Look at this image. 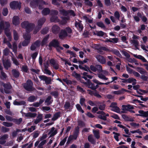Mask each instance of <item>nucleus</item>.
<instances>
[{"label":"nucleus","mask_w":148,"mask_h":148,"mask_svg":"<svg viewBox=\"0 0 148 148\" xmlns=\"http://www.w3.org/2000/svg\"><path fill=\"white\" fill-rule=\"evenodd\" d=\"M112 51L114 54L118 56H121V54L119 51L117 50H114Z\"/></svg>","instance_id":"nucleus-64"},{"label":"nucleus","mask_w":148,"mask_h":148,"mask_svg":"<svg viewBox=\"0 0 148 148\" xmlns=\"http://www.w3.org/2000/svg\"><path fill=\"white\" fill-rule=\"evenodd\" d=\"M43 3L44 4H45L44 2L42 1V0H38L36 1H34L33 2H32L30 3V5L32 8H35L37 6L38 4L41 3L42 4Z\"/></svg>","instance_id":"nucleus-13"},{"label":"nucleus","mask_w":148,"mask_h":148,"mask_svg":"<svg viewBox=\"0 0 148 148\" xmlns=\"http://www.w3.org/2000/svg\"><path fill=\"white\" fill-rule=\"evenodd\" d=\"M47 137V135L45 134H43L42 136L39 138L40 141L42 140Z\"/></svg>","instance_id":"nucleus-61"},{"label":"nucleus","mask_w":148,"mask_h":148,"mask_svg":"<svg viewBox=\"0 0 148 148\" xmlns=\"http://www.w3.org/2000/svg\"><path fill=\"white\" fill-rule=\"evenodd\" d=\"M59 28L57 25L53 26L52 28V31L53 33H56V32L58 30Z\"/></svg>","instance_id":"nucleus-42"},{"label":"nucleus","mask_w":148,"mask_h":148,"mask_svg":"<svg viewBox=\"0 0 148 148\" xmlns=\"http://www.w3.org/2000/svg\"><path fill=\"white\" fill-rule=\"evenodd\" d=\"M20 18L18 16H14L12 18V23L15 25H18L20 23Z\"/></svg>","instance_id":"nucleus-16"},{"label":"nucleus","mask_w":148,"mask_h":148,"mask_svg":"<svg viewBox=\"0 0 148 148\" xmlns=\"http://www.w3.org/2000/svg\"><path fill=\"white\" fill-rule=\"evenodd\" d=\"M2 124L4 125L7 127H10L12 125V123L6 122H3V123Z\"/></svg>","instance_id":"nucleus-48"},{"label":"nucleus","mask_w":148,"mask_h":148,"mask_svg":"<svg viewBox=\"0 0 148 148\" xmlns=\"http://www.w3.org/2000/svg\"><path fill=\"white\" fill-rule=\"evenodd\" d=\"M0 86H3L4 88V90L5 92L6 93H9V92L7 91L5 89H9L11 88V86L10 84H5L2 82L0 81Z\"/></svg>","instance_id":"nucleus-17"},{"label":"nucleus","mask_w":148,"mask_h":148,"mask_svg":"<svg viewBox=\"0 0 148 148\" xmlns=\"http://www.w3.org/2000/svg\"><path fill=\"white\" fill-rule=\"evenodd\" d=\"M49 10L47 8L44 9L42 12V14L44 15H47L49 14Z\"/></svg>","instance_id":"nucleus-37"},{"label":"nucleus","mask_w":148,"mask_h":148,"mask_svg":"<svg viewBox=\"0 0 148 148\" xmlns=\"http://www.w3.org/2000/svg\"><path fill=\"white\" fill-rule=\"evenodd\" d=\"M137 92L139 94L143 95L144 94L147 93V91L145 90L139 89L137 90Z\"/></svg>","instance_id":"nucleus-38"},{"label":"nucleus","mask_w":148,"mask_h":148,"mask_svg":"<svg viewBox=\"0 0 148 148\" xmlns=\"http://www.w3.org/2000/svg\"><path fill=\"white\" fill-rule=\"evenodd\" d=\"M126 82L128 83H132L133 85H134L136 83V80L133 78H130L127 79Z\"/></svg>","instance_id":"nucleus-27"},{"label":"nucleus","mask_w":148,"mask_h":148,"mask_svg":"<svg viewBox=\"0 0 148 148\" xmlns=\"http://www.w3.org/2000/svg\"><path fill=\"white\" fill-rule=\"evenodd\" d=\"M93 133L95 137L97 139L99 138L100 137L99 132L97 130H93Z\"/></svg>","instance_id":"nucleus-41"},{"label":"nucleus","mask_w":148,"mask_h":148,"mask_svg":"<svg viewBox=\"0 0 148 148\" xmlns=\"http://www.w3.org/2000/svg\"><path fill=\"white\" fill-rule=\"evenodd\" d=\"M8 14V10L7 8H4L3 9V14L4 16H6Z\"/></svg>","instance_id":"nucleus-56"},{"label":"nucleus","mask_w":148,"mask_h":148,"mask_svg":"<svg viewBox=\"0 0 148 148\" xmlns=\"http://www.w3.org/2000/svg\"><path fill=\"white\" fill-rule=\"evenodd\" d=\"M59 45V43L56 40H54L49 44L50 46H53L54 47L57 48V47H58Z\"/></svg>","instance_id":"nucleus-23"},{"label":"nucleus","mask_w":148,"mask_h":148,"mask_svg":"<svg viewBox=\"0 0 148 148\" xmlns=\"http://www.w3.org/2000/svg\"><path fill=\"white\" fill-rule=\"evenodd\" d=\"M88 60L85 59L83 61H79L78 63L79 64V66L80 69H83L85 71H87L88 70V68L86 67H84L82 66V65L84 63H85L87 62Z\"/></svg>","instance_id":"nucleus-11"},{"label":"nucleus","mask_w":148,"mask_h":148,"mask_svg":"<svg viewBox=\"0 0 148 148\" xmlns=\"http://www.w3.org/2000/svg\"><path fill=\"white\" fill-rule=\"evenodd\" d=\"M32 83L31 80H29L27 81L26 84H24L23 86L24 88L28 91H31L32 90Z\"/></svg>","instance_id":"nucleus-6"},{"label":"nucleus","mask_w":148,"mask_h":148,"mask_svg":"<svg viewBox=\"0 0 148 148\" xmlns=\"http://www.w3.org/2000/svg\"><path fill=\"white\" fill-rule=\"evenodd\" d=\"M122 112L125 113L128 111H130V110L133 109V106L130 105H123L122 106Z\"/></svg>","instance_id":"nucleus-8"},{"label":"nucleus","mask_w":148,"mask_h":148,"mask_svg":"<svg viewBox=\"0 0 148 148\" xmlns=\"http://www.w3.org/2000/svg\"><path fill=\"white\" fill-rule=\"evenodd\" d=\"M98 114H99L98 117L100 119L104 120H106V117L108 116L109 115L108 114H106L103 111H99L97 112Z\"/></svg>","instance_id":"nucleus-9"},{"label":"nucleus","mask_w":148,"mask_h":148,"mask_svg":"<svg viewBox=\"0 0 148 148\" xmlns=\"http://www.w3.org/2000/svg\"><path fill=\"white\" fill-rule=\"evenodd\" d=\"M45 18H43L39 20L38 22V26L39 27H40L43 24L45 21Z\"/></svg>","instance_id":"nucleus-29"},{"label":"nucleus","mask_w":148,"mask_h":148,"mask_svg":"<svg viewBox=\"0 0 148 148\" xmlns=\"http://www.w3.org/2000/svg\"><path fill=\"white\" fill-rule=\"evenodd\" d=\"M12 60L13 63L16 65H18L19 64L18 61L15 58H12Z\"/></svg>","instance_id":"nucleus-51"},{"label":"nucleus","mask_w":148,"mask_h":148,"mask_svg":"<svg viewBox=\"0 0 148 148\" xmlns=\"http://www.w3.org/2000/svg\"><path fill=\"white\" fill-rule=\"evenodd\" d=\"M13 103L14 105H25V102L24 101H21L20 102H18L16 100H15L14 101Z\"/></svg>","instance_id":"nucleus-28"},{"label":"nucleus","mask_w":148,"mask_h":148,"mask_svg":"<svg viewBox=\"0 0 148 148\" xmlns=\"http://www.w3.org/2000/svg\"><path fill=\"white\" fill-rule=\"evenodd\" d=\"M21 26L22 27L26 29L27 33L28 32H29L32 29V28L34 26V25L32 24H29L28 22L25 21L21 23Z\"/></svg>","instance_id":"nucleus-3"},{"label":"nucleus","mask_w":148,"mask_h":148,"mask_svg":"<svg viewBox=\"0 0 148 148\" xmlns=\"http://www.w3.org/2000/svg\"><path fill=\"white\" fill-rule=\"evenodd\" d=\"M82 74L83 75L82 78L86 80L87 81L86 84L88 87L94 90L96 89L98 87L97 85L95 86L90 82L89 80H87V78L90 79L92 78V76L88 75V73L85 72L82 73Z\"/></svg>","instance_id":"nucleus-1"},{"label":"nucleus","mask_w":148,"mask_h":148,"mask_svg":"<svg viewBox=\"0 0 148 148\" xmlns=\"http://www.w3.org/2000/svg\"><path fill=\"white\" fill-rule=\"evenodd\" d=\"M122 117L126 121H134V120L133 119L131 118L129 116H127L125 114L122 115Z\"/></svg>","instance_id":"nucleus-30"},{"label":"nucleus","mask_w":148,"mask_h":148,"mask_svg":"<svg viewBox=\"0 0 148 148\" xmlns=\"http://www.w3.org/2000/svg\"><path fill=\"white\" fill-rule=\"evenodd\" d=\"M140 114L137 115L141 116L147 117L148 116V111L145 112L143 110H140L138 111Z\"/></svg>","instance_id":"nucleus-22"},{"label":"nucleus","mask_w":148,"mask_h":148,"mask_svg":"<svg viewBox=\"0 0 148 148\" xmlns=\"http://www.w3.org/2000/svg\"><path fill=\"white\" fill-rule=\"evenodd\" d=\"M113 133L114 134V138L115 139V140L117 141H119V139L118 138V137L120 135L119 134L116 133L115 132H113Z\"/></svg>","instance_id":"nucleus-47"},{"label":"nucleus","mask_w":148,"mask_h":148,"mask_svg":"<svg viewBox=\"0 0 148 148\" xmlns=\"http://www.w3.org/2000/svg\"><path fill=\"white\" fill-rule=\"evenodd\" d=\"M57 130H55L54 127H52L49 133V134L50 135V137L54 136L57 133Z\"/></svg>","instance_id":"nucleus-19"},{"label":"nucleus","mask_w":148,"mask_h":148,"mask_svg":"<svg viewBox=\"0 0 148 148\" xmlns=\"http://www.w3.org/2000/svg\"><path fill=\"white\" fill-rule=\"evenodd\" d=\"M60 113H58L56 114L52 119V120L53 121H55L60 116Z\"/></svg>","instance_id":"nucleus-50"},{"label":"nucleus","mask_w":148,"mask_h":148,"mask_svg":"<svg viewBox=\"0 0 148 148\" xmlns=\"http://www.w3.org/2000/svg\"><path fill=\"white\" fill-rule=\"evenodd\" d=\"M72 32L71 29L69 27H66L64 29H62L59 35V37L61 39L66 37Z\"/></svg>","instance_id":"nucleus-2"},{"label":"nucleus","mask_w":148,"mask_h":148,"mask_svg":"<svg viewBox=\"0 0 148 148\" xmlns=\"http://www.w3.org/2000/svg\"><path fill=\"white\" fill-rule=\"evenodd\" d=\"M97 25L101 28H103L105 27V26L103 23L102 22H99L97 23Z\"/></svg>","instance_id":"nucleus-62"},{"label":"nucleus","mask_w":148,"mask_h":148,"mask_svg":"<svg viewBox=\"0 0 148 148\" xmlns=\"http://www.w3.org/2000/svg\"><path fill=\"white\" fill-rule=\"evenodd\" d=\"M130 125L133 127L135 128H137L140 127V125L139 123H136L134 122H131L130 123Z\"/></svg>","instance_id":"nucleus-33"},{"label":"nucleus","mask_w":148,"mask_h":148,"mask_svg":"<svg viewBox=\"0 0 148 148\" xmlns=\"http://www.w3.org/2000/svg\"><path fill=\"white\" fill-rule=\"evenodd\" d=\"M51 21L52 22H57L58 21V20L56 17L53 16L51 18Z\"/></svg>","instance_id":"nucleus-60"},{"label":"nucleus","mask_w":148,"mask_h":148,"mask_svg":"<svg viewBox=\"0 0 148 148\" xmlns=\"http://www.w3.org/2000/svg\"><path fill=\"white\" fill-rule=\"evenodd\" d=\"M84 1L85 3L86 4L90 6L92 5V3L89 1V0H84Z\"/></svg>","instance_id":"nucleus-55"},{"label":"nucleus","mask_w":148,"mask_h":148,"mask_svg":"<svg viewBox=\"0 0 148 148\" xmlns=\"http://www.w3.org/2000/svg\"><path fill=\"white\" fill-rule=\"evenodd\" d=\"M79 131V128L77 127L76 128L73 135H72L74 139H76L77 138V136L78 134Z\"/></svg>","instance_id":"nucleus-31"},{"label":"nucleus","mask_w":148,"mask_h":148,"mask_svg":"<svg viewBox=\"0 0 148 148\" xmlns=\"http://www.w3.org/2000/svg\"><path fill=\"white\" fill-rule=\"evenodd\" d=\"M76 106L77 109L79 112H81L82 113H83L84 112V111L82 109L80 106L79 104L76 105Z\"/></svg>","instance_id":"nucleus-49"},{"label":"nucleus","mask_w":148,"mask_h":148,"mask_svg":"<svg viewBox=\"0 0 148 148\" xmlns=\"http://www.w3.org/2000/svg\"><path fill=\"white\" fill-rule=\"evenodd\" d=\"M33 145V144L32 143H29V144H26L23 145L22 147V148H24L25 147H26V148H31Z\"/></svg>","instance_id":"nucleus-45"},{"label":"nucleus","mask_w":148,"mask_h":148,"mask_svg":"<svg viewBox=\"0 0 148 148\" xmlns=\"http://www.w3.org/2000/svg\"><path fill=\"white\" fill-rule=\"evenodd\" d=\"M132 43L135 46L137 49H138V42L136 40H133L132 41Z\"/></svg>","instance_id":"nucleus-35"},{"label":"nucleus","mask_w":148,"mask_h":148,"mask_svg":"<svg viewBox=\"0 0 148 148\" xmlns=\"http://www.w3.org/2000/svg\"><path fill=\"white\" fill-rule=\"evenodd\" d=\"M3 63L5 68L6 69L10 67L11 64L9 60H7L5 61L3 60Z\"/></svg>","instance_id":"nucleus-24"},{"label":"nucleus","mask_w":148,"mask_h":148,"mask_svg":"<svg viewBox=\"0 0 148 148\" xmlns=\"http://www.w3.org/2000/svg\"><path fill=\"white\" fill-rule=\"evenodd\" d=\"M10 8L12 9L18 8L20 9L21 7V3L18 2L14 1L10 3Z\"/></svg>","instance_id":"nucleus-7"},{"label":"nucleus","mask_w":148,"mask_h":148,"mask_svg":"<svg viewBox=\"0 0 148 148\" xmlns=\"http://www.w3.org/2000/svg\"><path fill=\"white\" fill-rule=\"evenodd\" d=\"M111 116L115 119H119V118L117 115L115 114H112Z\"/></svg>","instance_id":"nucleus-63"},{"label":"nucleus","mask_w":148,"mask_h":148,"mask_svg":"<svg viewBox=\"0 0 148 148\" xmlns=\"http://www.w3.org/2000/svg\"><path fill=\"white\" fill-rule=\"evenodd\" d=\"M12 74L15 77H17L19 75V73L18 71L13 69L12 71Z\"/></svg>","instance_id":"nucleus-36"},{"label":"nucleus","mask_w":148,"mask_h":148,"mask_svg":"<svg viewBox=\"0 0 148 148\" xmlns=\"http://www.w3.org/2000/svg\"><path fill=\"white\" fill-rule=\"evenodd\" d=\"M39 77L41 80L44 81L47 84H49L51 83V79L49 78H48L44 75L40 76Z\"/></svg>","instance_id":"nucleus-14"},{"label":"nucleus","mask_w":148,"mask_h":148,"mask_svg":"<svg viewBox=\"0 0 148 148\" xmlns=\"http://www.w3.org/2000/svg\"><path fill=\"white\" fill-rule=\"evenodd\" d=\"M36 114L35 113H32L30 112L25 114L26 116L30 117H34L36 116Z\"/></svg>","instance_id":"nucleus-39"},{"label":"nucleus","mask_w":148,"mask_h":148,"mask_svg":"<svg viewBox=\"0 0 148 148\" xmlns=\"http://www.w3.org/2000/svg\"><path fill=\"white\" fill-rule=\"evenodd\" d=\"M76 27L80 31H81L83 29V26L80 21H76L75 23Z\"/></svg>","instance_id":"nucleus-20"},{"label":"nucleus","mask_w":148,"mask_h":148,"mask_svg":"<svg viewBox=\"0 0 148 148\" xmlns=\"http://www.w3.org/2000/svg\"><path fill=\"white\" fill-rule=\"evenodd\" d=\"M17 49V45L15 42H14L13 44L12 47V50L15 53L16 52Z\"/></svg>","instance_id":"nucleus-52"},{"label":"nucleus","mask_w":148,"mask_h":148,"mask_svg":"<svg viewBox=\"0 0 148 148\" xmlns=\"http://www.w3.org/2000/svg\"><path fill=\"white\" fill-rule=\"evenodd\" d=\"M52 101V100H51V97L49 96L45 101V103L47 105H48L51 104Z\"/></svg>","instance_id":"nucleus-32"},{"label":"nucleus","mask_w":148,"mask_h":148,"mask_svg":"<svg viewBox=\"0 0 148 148\" xmlns=\"http://www.w3.org/2000/svg\"><path fill=\"white\" fill-rule=\"evenodd\" d=\"M136 69L137 71L141 74H143L146 73V71L142 68L138 67Z\"/></svg>","instance_id":"nucleus-34"},{"label":"nucleus","mask_w":148,"mask_h":148,"mask_svg":"<svg viewBox=\"0 0 148 148\" xmlns=\"http://www.w3.org/2000/svg\"><path fill=\"white\" fill-rule=\"evenodd\" d=\"M88 140L89 142H90L93 144H94L95 143V142L92 136V135H90L88 136Z\"/></svg>","instance_id":"nucleus-40"},{"label":"nucleus","mask_w":148,"mask_h":148,"mask_svg":"<svg viewBox=\"0 0 148 148\" xmlns=\"http://www.w3.org/2000/svg\"><path fill=\"white\" fill-rule=\"evenodd\" d=\"M137 15L138 16H134L133 17L136 21L138 22L140 20L139 17L141 16V15L140 13L138 12L137 13Z\"/></svg>","instance_id":"nucleus-43"},{"label":"nucleus","mask_w":148,"mask_h":148,"mask_svg":"<svg viewBox=\"0 0 148 148\" xmlns=\"http://www.w3.org/2000/svg\"><path fill=\"white\" fill-rule=\"evenodd\" d=\"M40 45V42L37 40L31 46V49L32 50H34L36 48L38 47Z\"/></svg>","instance_id":"nucleus-18"},{"label":"nucleus","mask_w":148,"mask_h":148,"mask_svg":"<svg viewBox=\"0 0 148 148\" xmlns=\"http://www.w3.org/2000/svg\"><path fill=\"white\" fill-rule=\"evenodd\" d=\"M110 107V110L119 113L120 112V109L117 106V103L113 102L111 103Z\"/></svg>","instance_id":"nucleus-5"},{"label":"nucleus","mask_w":148,"mask_h":148,"mask_svg":"<svg viewBox=\"0 0 148 148\" xmlns=\"http://www.w3.org/2000/svg\"><path fill=\"white\" fill-rule=\"evenodd\" d=\"M96 58L97 60L101 64H104L106 62L105 59L104 57L101 55H97L96 56Z\"/></svg>","instance_id":"nucleus-15"},{"label":"nucleus","mask_w":148,"mask_h":148,"mask_svg":"<svg viewBox=\"0 0 148 148\" xmlns=\"http://www.w3.org/2000/svg\"><path fill=\"white\" fill-rule=\"evenodd\" d=\"M67 137H65L63 140H62L60 143V146L63 145L65 143Z\"/></svg>","instance_id":"nucleus-58"},{"label":"nucleus","mask_w":148,"mask_h":148,"mask_svg":"<svg viewBox=\"0 0 148 148\" xmlns=\"http://www.w3.org/2000/svg\"><path fill=\"white\" fill-rule=\"evenodd\" d=\"M8 138V136L7 135H5L2 136L0 139V144H3L5 143L6 139Z\"/></svg>","instance_id":"nucleus-25"},{"label":"nucleus","mask_w":148,"mask_h":148,"mask_svg":"<svg viewBox=\"0 0 148 148\" xmlns=\"http://www.w3.org/2000/svg\"><path fill=\"white\" fill-rule=\"evenodd\" d=\"M36 100V98L34 96H30L28 99V100L30 102H33Z\"/></svg>","instance_id":"nucleus-53"},{"label":"nucleus","mask_w":148,"mask_h":148,"mask_svg":"<svg viewBox=\"0 0 148 148\" xmlns=\"http://www.w3.org/2000/svg\"><path fill=\"white\" fill-rule=\"evenodd\" d=\"M64 107L66 109H69L70 107V103L68 102H66L64 105Z\"/></svg>","instance_id":"nucleus-59"},{"label":"nucleus","mask_w":148,"mask_h":148,"mask_svg":"<svg viewBox=\"0 0 148 148\" xmlns=\"http://www.w3.org/2000/svg\"><path fill=\"white\" fill-rule=\"evenodd\" d=\"M132 54L134 57L141 60L143 62H147V61L145 58L142 56L133 54Z\"/></svg>","instance_id":"nucleus-21"},{"label":"nucleus","mask_w":148,"mask_h":148,"mask_svg":"<svg viewBox=\"0 0 148 148\" xmlns=\"http://www.w3.org/2000/svg\"><path fill=\"white\" fill-rule=\"evenodd\" d=\"M114 16L118 20H119L120 18V14L119 13L117 12H116L114 13Z\"/></svg>","instance_id":"nucleus-54"},{"label":"nucleus","mask_w":148,"mask_h":148,"mask_svg":"<svg viewBox=\"0 0 148 148\" xmlns=\"http://www.w3.org/2000/svg\"><path fill=\"white\" fill-rule=\"evenodd\" d=\"M24 41L22 43V45L23 46H26L30 42V40L31 38L30 35L28 33H26L23 36Z\"/></svg>","instance_id":"nucleus-4"},{"label":"nucleus","mask_w":148,"mask_h":148,"mask_svg":"<svg viewBox=\"0 0 148 148\" xmlns=\"http://www.w3.org/2000/svg\"><path fill=\"white\" fill-rule=\"evenodd\" d=\"M85 101L84 99L83 98H81L80 99V103L82 106H86L85 105L84 102Z\"/></svg>","instance_id":"nucleus-57"},{"label":"nucleus","mask_w":148,"mask_h":148,"mask_svg":"<svg viewBox=\"0 0 148 148\" xmlns=\"http://www.w3.org/2000/svg\"><path fill=\"white\" fill-rule=\"evenodd\" d=\"M60 13L64 16L71 15L73 16H75V15L74 12L72 10H70L69 11H66L62 9L60 10Z\"/></svg>","instance_id":"nucleus-10"},{"label":"nucleus","mask_w":148,"mask_h":148,"mask_svg":"<svg viewBox=\"0 0 148 148\" xmlns=\"http://www.w3.org/2000/svg\"><path fill=\"white\" fill-rule=\"evenodd\" d=\"M98 77L99 78L104 80H107L108 79V78L106 77L104 75L102 74H99Z\"/></svg>","instance_id":"nucleus-46"},{"label":"nucleus","mask_w":148,"mask_h":148,"mask_svg":"<svg viewBox=\"0 0 148 148\" xmlns=\"http://www.w3.org/2000/svg\"><path fill=\"white\" fill-rule=\"evenodd\" d=\"M92 47L95 49L99 50V52L100 53H101V51H100L101 47L100 45L96 44H94L92 45Z\"/></svg>","instance_id":"nucleus-44"},{"label":"nucleus","mask_w":148,"mask_h":148,"mask_svg":"<svg viewBox=\"0 0 148 148\" xmlns=\"http://www.w3.org/2000/svg\"><path fill=\"white\" fill-rule=\"evenodd\" d=\"M42 119V114H39L38 116L36 119L35 120L34 123L35 124H37L39 122L41 121Z\"/></svg>","instance_id":"nucleus-26"},{"label":"nucleus","mask_w":148,"mask_h":148,"mask_svg":"<svg viewBox=\"0 0 148 148\" xmlns=\"http://www.w3.org/2000/svg\"><path fill=\"white\" fill-rule=\"evenodd\" d=\"M49 62L48 60L44 62V64L45 67L44 73L46 74L50 75L51 74V72L47 69L49 66Z\"/></svg>","instance_id":"nucleus-12"}]
</instances>
